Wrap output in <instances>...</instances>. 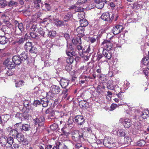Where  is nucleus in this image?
I'll list each match as a JSON object with an SVG mask.
<instances>
[{"instance_id": "nucleus-1", "label": "nucleus", "mask_w": 149, "mask_h": 149, "mask_svg": "<svg viewBox=\"0 0 149 149\" xmlns=\"http://www.w3.org/2000/svg\"><path fill=\"white\" fill-rule=\"evenodd\" d=\"M103 144L104 146L109 148H112L116 146L115 140L113 138L105 137L104 139Z\"/></svg>"}, {"instance_id": "nucleus-2", "label": "nucleus", "mask_w": 149, "mask_h": 149, "mask_svg": "<svg viewBox=\"0 0 149 149\" xmlns=\"http://www.w3.org/2000/svg\"><path fill=\"white\" fill-rule=\"evenodd\" d=\"M72 138L74 141H83L84 140V134L78 131H74L72 134Z\"/></svg>"}, {"instance_id": "nucleus-3", "label": "nucleus", "mask_w": 149, "mask_h": 149, "mask_svg": "<svg viewBox=\"0 0 149 149\" xmlns=\"http://www.w3.org/2000/svg\"><path fill=\"white\" fill-rule=\"evenodd\" d=\"M114 82L112 80H109L107 83V88L111 90H114L116 93L118 92L120 88L116 85H114Z\"/></svg>"}, {"instance_id": "nucleus-4", "label": "nucleus", "mask_w": 149, "mask_h": 149, "mask_svg": "<svg viewBox=\"0 0 149 149\" xmlns=\"http://www.w3.org/2000/svg\"><path fill=\"white\" fill-rule=\"evenodd\" d=\"M85 119L81 115L76 116L73 121L74 123L80 125H83L85 123Z\"/></svg>"}, {"instance_id": "nucleus-5", "label": "nucleus", "mask_w": 149, "mask_h": 149, "mask_svg": "<svg viewBox=\"0 0 149 149\" xmlns=\"http://www.w3.org/2000/svg\"><path fill=\"white\" fill-rule=\"evenodd\" d=\"M123 29V26L118 25L113 27L112 31L114 34L117 35L120 33Z\"/></svg>"}, {"instance_id": "nucleus-6", "label": "nucleus", "mask_w": 149, "mask_h": 149, "mask_svg": "<svg viewBox=\"0 0 149 149\" xmlns=\"http://www.w3.org/2000/svg\"><path fill=\"white\" fill-rule=\"evenodd\" d=\"M51 92L54 94H58L61 91L60 87L57 85H53L50 88Z\"/></svg>"}, {"instance_id": "nucleus-7", "label": "nucleus", "mask_w": 149, "mask_h": 149, "mask_svg": "<svg viewBox=\"0 0 149 149\" xmlns=\"http://www.w3.org/2000/svg\"><path fill=\"white\" fill-rule=\"evenodd\" d=\"M95 2L96 3V7L97 8L100 9L103 7L104 4L107 3V1L106 0H95Z\"/></svg>"}, {"instance_id": "nucleus-8", "label": "nucleus", "mask_w": 149, "mask_h": 149, "mask_svg": "<svg viewBox=\"0 0 149 149\" xmlns=\"http://www.w3.org/2000/svg\"><path fill=\"white\" fill-rule=\"evenodd\" d=\"M24 136L23 134L20 133H19L16 138L19 142H22L23 144L26 145L27 144L28 142L26 139H24Z\"/></svg>"}, {"instance_id": "nucleus-9", "label": "nucleus", "mask_w": 149, "mask_h": 149, "mask_svg": "<svg viewBox=\"0 0 149 149\" xmlns=\"http://www.w3.org/2000/svg\"><path fill=\"white\" fill-rule=\"evenodd\" d=\"M6 63V65L8 69H12L15 66V64L14 61H12V59L8 58L5 61Z\"/></svg>"}, {"instance_id": "nucleus-10", "label": "nucleus", "mask_w": 149, "mask_h": 149, "mask_svg": "<svg viewBox=\"0 0 149 149\" xmlns=\"http://www.w3.org/2000/svg\"><path fill=\"white\" fill-rule=\"evenodd\" d=\"M45 121V118L44 117L42 116H39L35 120L36 123H37L38 126L40 127L43 126Z\"/></svg>"}, {"instance_id": "nucleus-11", "label": "nucleus", "mask_w": 149, "mask_h": 149, "mask_svg": "<svg viewBox=\"0 0 149 149\" xmlns=\"http://www.w3.org/2000/svg\"><path fill=\"white\" fill-rule=\"evenodd\" d=\"M102 44L107 49V50H110L112 47V44L109 41L107 40H104L102 43Z\"/></svg>"}, {"instance_id": "nucleus-12", "label": "nucleus", "mask_w": 149, "mask_h": 149, "mask_svg": "<svg viewBox=\"0 0 149 149\" xmlns=\"http://www.w3.org/2000/svg\"><path fill=\"white\" fill-rule=\"evenodd\" d=\"M12 61H14L16 65H19L22 62V60L19 56L15 55L12 58Z\"/></svg>"}, {"instance_id": "nucleus-13", "label": "nucleus", "mask_w": 149, "mask_h": 149, "mask_svg": "<svg viewBox=\"0 0 149 149\" xmlns=\"http://www.w3.org/2000/svg\"><path fill=\"white\" fill-rule=\"evenodd\" d=\"M149 116V111L148 110H146L143 111L139 116V120H141L143 119L147 118Z\"/></svg>"}, {"instance_id": "nucleus-14", "label": "nucleus", "mask_w": 149, "mask_h": 149, "mask_svg": "<svg viewBox=\"0 0 149 149\" xmlns=\"http://www.w3.org/2000/svg\"><path fill=\"white\" fill-rule=\"evenodd\" d=\"M29 115L26 114L25 113H17L15 115V117L18 118L19 119L22 120V119L25 118L27 119Z\"/></svg>"}, {"instance_id": "nucleus-15", "label": "nucleus", "mask_w": 149, "mask_h": 149, "mask_svg": "<svg viewBox=\"0 0 149 149\" xmlns=\"http://www.w3.org/2000/svg\"><path fill=\"white\" fill-rule=\"evenodd\" d=\"M69 83V81L64 79H62L60 81V84L61 87L63 88H66Z\"/></svg>"}, {"instance_id": "nucleus-16", "label": "nucleus", "mask_w": 149, "mask_h": 149, "mask_svg": "<svg viewBox=\"0 0 149 149\" xmlns=\"http://www.w3.org/2000/svg\"><path fill=\"white\" fill-rule=\"evenodd\" d=\"M102 53L103 56L109 60L110 59L111 57V54L109 50L103 49Z\"/></svg>"}, {"instance_id": "nucleus-17", "label": "nucleus", "mask_w": 149, "mask_h": 149, "mask_svg": "<svg viewBox=\"0 0 149 149\" xmlns=\"http://www.w3.org/2000/svg\"><path fill=\"white\" fill-rule=\"evenodd\" d=\"M57 144V146L58 147V149H69L70 146L69 145L65 144L62 142L58 141Z\"/></svg>"}, {"instance_id": "nucleus-18", "label": "nucleus", "mask_w": 149, "mask_h": 149, "mask_svg": "<svg viewBox=\"0 0 149 149\" xmlns=\"http://www.w3.org/2000/svg\"><path fill=\"white\" fill-rule=\"evenodd\" d=\"M100 18L103 20L108 21L110 19V14L108 12L103 13L101 16Z\"/></svg>"}, {"instance_id": "nucleus-19", "label": "nucleus", "mask_w": 149, "mask_h": 149, "mask_svg": "<svg viewBox=\"0 0 149 149\" xmlns=\"http://www.w3.org/2000/svg\"><path fill=\"white\" fill-rule=\"evenodd\" d=\"M132 121L131 119L129 118L125 119L123 123V125L125 127L127 128L130 127L131 125Z\"/></svg>"}, {"instance_id": "nucleus-20", "label": "nucleus", "mask_w": 149, "mask_h": 149, "mask_svg": "<svg viewBox=\"0 0 149 149\" xmlns=\"http://www.w3.org/2000/svg\"><path fill=\"white\" fill-rule=\"evenodd\" d=\"M37 146L38 148H40V146H43V148H45V149H51L52 147V145H48L47 143L43 141L41 142L40 144H37Z\"/></svg>"}, {"instance_id": "nucleus-21", "label": "nucleus", "mask_w": 149, "mask_h": 149, "mask_svg": "<svg viewBox=\"0 0 149 149\" xmlns=\"http://www.w3.org/2000/svg\"><path fill=\"white\" fill-rule=\"evenodd\" d=\"M7 2V6L10 7H16L18 5V3L16 0H8Z\"/></svg>"}, {"instance_id": "nucleus-22", "label": "nucleus", "mask_w": 149, "mask_h": 149, "mask_svg": "<svg viewBox=\"0 0 149 149\" xmlns=\"http://www.w3.org/2000/svg\"><path fill=\"white\" fill-rule=\"evenodd\" d=\"M26 38L25 37L19 38H17L14 42V44H17L18 45H21L23 44L24 42L25 41Z\"/></svg>"}, {"instance_id": "nucleus-23", "label": "nucleus", "mask_w": 149, "mask_h": 149, "mask_svg": "<svg viewBox=\"0 0 149 149\" xmlns=\"http://www.w3.org/2000/svg\"><path fill=\"white\" fill-rule=\"evenodd\" d=\"M8 41V39L5 35L0 36V44L3 45L6 44Z\"/></svg>"}, {"instance_id": "nucleus-24", "label": "nucleus", "mask_w": 149, "mask_h": 149, "mask_svg": "<svg viewBox=\"0 0 149 149\" xmlns=\"http://www.w3.org/2000/svg\"><path fill=\"white\" fill-rule=\"evenodd\" d=\"M85 49L86 48L84 49H83L82 50V52H79V54L81 57H83L84 56V54L85 53H88L91 52V49L89 46L87 47L86 50Z\"/></svg>"}, {"instance_id": "nucleus-25", "label": "nucleus", "mask_w": 149, "mask_h": 149, "mask_svg": "<svg viewBox=\"0 0 149 149\" xmlns=\"http://www.w3.org/2000/svg\"><path fill=\"white\" fill-rule=\"evenodd\" d=\"M72 42L74 45L75 46L81 44V41L80 36L73 39L72 40Z\"/></svg>"}, {"instance_id": "nucleus-26", "label": "nucleus", "mask_w": 149, "mask_h": 149, "mask_svg": "<svg viewBox=\"0 0 149 149\" xmlns=\"http://www.w3.org/2000/svg\"><path fill=\"white\" fill-rule=\"evenodd\" d=\"M23 104L24 106L27 109L32 110L33 108L31 106V103L29 100H25L24 101Z\"/></svg>"}, {"instance_id": "nucleus-27", "label": "nucleus", "mask_w": 149, "mask_h": 149, "mask_svg": "<svg viewBox=\"0 0 149 149\" xmlns=\"http://www.w3.org/2000/svg\"><path fill=\"white\" fill-rule=\"evenodd\" d=\"M33 46V43L32 42H27L24 45V48L26 52H28Z\"/></svg>"}, {"instance_id": "nucleus-28", "label": "nucleus", "mask_w": 149, "mask_h": 149, "mask_svg": "<svg viewBox=\"0 0 149 149\" xmlns=\"http://www.w3.org/2000/svg\"><path fill=\"white\" fill-rule=\"evenodd\" d=\"M81 17L82 18V19H81L79 20L80 26L84 27L88 25V23L87 21L85 19H84L82 17Z\"/></svg>"}, {"instance_id": "nucleus-29", "label": "nucleus", "mask_w": 149, "mask_h": 149, "mask_svg": "<svg viewBox=\"0 0 149 149\" xmlns=\"http://www.w3.org/2000/svg\"><path fill=\"white\" fill-rule=\"evenodd\" d=\"M84 28L81 26H80L78 27L77 29V31L79 34H81V36L83 37L85 36V35L83 33L84 31Z\"/></svg>"}, {"instance_id": "nucleus-30", "label": "nucleus", "mask_w": 149, "mask_h": 149, "mask_svg": "<svg viewBox=\"0 0 149 149\" xmlns=\"http://www.w3.org/2000/svg\"><path fill=\"white\" fill-rule=\"evenodd\" d=\"M30 125L26 124H24L22 126V128H21V130L22 131H27L29 130L30 129Z\"/></svg>"}, {"instance_id": "nucleus-31", "label": "nucleus", "mask_w": 149, "mask_h": 149, "mask_svg": "<svg viewBox=\"0 0 149 149\" xmlns=\"http://www.w3.org/2000/svg\"><path fill=\"white\" fill-rule=\"evenodd\" d=\"M103 57V55L99 53H97V55L93 57V60L94 61H98Z\"/></svg>"}, {"instance_id": "nucleus-32", "label": "nucleus", "mask_w": 149, "mask_h": 149, "mask_svg": "<svg viewBox=\"0 0 149 149\" xmlns=\"http://www.w3.org/2000/svg\"><path fill=\"white\" fill-rule=\"evenodd\" d=\"M41 103L43 107H46L48 106L49 101L47 98L45 97L41 100Z\"/></svg>"}, {"instance_id": "nucleus-33", "label": "nucleus", "mask_w": 149, "mask_h": 149, "mask_svg": "<svg viewBox=\"0 0 149 149\" xmlns=\"http://www.w3.org/2000/svg\"><path fill=\"white\" fill-rule=\"evenodd\" d=\"M45 113L46 114H49L52 117H53L55 116L54 111L51 108H49L45 111Z\"/></svg>"}, {"instance_id": "nucleus-34", "label": "nucleus", "mask_w": 149, "mask_h": 149, "mask_svg": "<svg viewBox=\"0 0 149 149\" xmlns=\"http://www.w3.org/2000/svg\"><path fill=\"white\" fill-rule=\"evenodd\" d=\"M79 104L80 107L83 109H86L88 106V104L85 100H81L79 102Z\"/></svg>"}, {"instance_id": "nucleus-35", "label": "nucleus", "mask_w": 149, "mask_h": 149, "mask_svg": "<svg viewBox=\"0 0 149 149\" xmlns=\"http://www.w3.org/2000/svg\"><path fill=\"white\" fill-rule=\"evenodd\" d=\"M21 58L22 61L26 60L28 58V55L27 53L25 52H23L19 56Z\"/></svg>"}, {"instance_id": "nucleus-36", "label": "nucleus", "mask_w": 149, "mask_h": 149, "mask_svg": "<svg viewBox=\"0 0 149 149\" xmlns=\"http://www.w3.org/2000/svg\"><path fill=\"white\" fill-rule=\"evenodd\" d=\"M66 54L69 56L72 57L73 56H77V53L75 52L73 50H71L70 51H66Z\"/></svg>"}, {"instance_id": "nucleus-37", "label": "nucleus", "mask_w": 149, "mask_h": 149, "mask_svg": "<svg viewBox=\"0 0 149 149\" xmlns=\"http://www.w3.org/2000/svg\"><path fill=\"white\" fill-rule=\"evenodd\" d=\"M8 0H0V6L2 8L7 6Z\"/></svg>"}, {"instance_id": "nucleus-38", "label": "nucleus", "mask_w": 149, "mask_h": 149, "mask_svg": "<svg viewBox=\"0 0 149 149\" xmlns=\"http://www.w3.org/2000/svg\"><path fill=\"white\" fill-rule=\"evenodd\" d=\"M56 95L55 94L53 95L52 96H50V99L52 101L54 102V105H56L58 103L57 98L56 97Z\"/></svg>"}, {"instance_id": "nucleus-39", "label": "nucleus", "mask_w": 149, "mask_h": 149, "mask_svg": "<svg viewBox=\"0 0 149 149\" xmlns=\"http://www.w3.org/2000/svg\"><path fill=\"white\" fill-rule=\"evenodd\" d=\"M1 119L2 123H5L9 119V116L7 114L2 115Z\"/></svg>"}, {"instance_id": "nucleus-40", "label": "nucleus", "mask_w": 149, "mask_h": 149, "mask_svg": "<svg viewBox=\"0 0 149 149\" xmlns=\"http://www.w3.org/2000/svg\"><path fill=\"white\" fill-rule=\"evenodd\" d=\"M18 134L19 133L15 129L11 130L10 132V134L13 136L14 138H16Z\"/></svg>"}, {"instance_id": "nucleus-41", "label": "nucleus", "mask_w": 149, "mask_h": 149, "mask_svg": "<svg viewBox=\"0 0 149 149\" xmlns=\"http://www.w3.org/2000/svg\"><path fill=\"white\" fill-rule=\"evenodd\" d=\"M72 15L71 13L70 12L68 13L64 18V21L65 22L68 21L70 18L72 17Z\"/></svg>"}, {"instance_id": "nucleus-42", "label": "nucleus", "mask_w": 149, "mask_h": 149, "mask_svg": "<svg viewBox=\"0 0 149 149\" xmlns=\"http://www.w3.org/2000/svg\"><path fill=\"white\" fill-rule=\"evenodd\" d=\"M56 34L55 31H50L49 32L48 35L49 38H53L56 36Z\"/></svg>"}, {"instance_id": "nucleus-43", "label": "nucleus", "mask_w": 149, "mask_h": 149, "mask_svg": "<svg viewBox=\"0 0 149 149\" xmlns=\"http://www.w3.org/2000/svg\"><path fill=\"white\" fill-rule=\"evenodd\" d=\"M7 137H2L0 140V143L2 145H6L7 143Z\"/></svg>"}, {"instance_id": "nucleus-44", "label": "nucleus", "mask_w": 149, "mask_h": 149, "mask_svg": "<svg viewBox=\"0 0 149 149\" xmlns=\"http://www.w3.org/2000/svg\"><path fill=\"white\" fill-rule=\"evenodd\" d=\"M23 14L26 16H29L31 15L30 11L29 9L23 10L22 11Z\"/></svg>"}, {"instance_id": "nucleus-45", "label": "nucleus", "mask_w": 149, "mask_h": 149, "mask_svg": "<svg viewBox=\"0 0 149 149\" xmlns=\"http://www.w3.org/2000/svg\"><path fill=\"white\" fill-rule=\"evenodd\" d=\"M81 79H84L85 81H88L90 79H92V78L90 76H87L84 75H81L80 77Z\"/></svg>"}, {"instance_id": "nucleus-46", "label": "nucleus", "mask_w": 149, "mask_h": 149, "mask_svg": "<svg viewBox=\"0 0 149 149\" xmlns=\"http://www.w3.org/2000/svg\"><path fill=\"white\" fill-rule=\"evenodd\" d=\"M7 143L9 144L10 146H11L13 143H14V139L13 137H7Z\"/></svg>"}, {"instance_id": "nucleus-47", "label": "nucleus", "mask_w": 149, "mask_h": 149, "mask_svg": "<svg viewBox=\"0 0 149 149\" xmlns=\"http://www.w3.org/2000/svg\"><path fill=\"white\" fill-rule=\"evenodd\" d=\"M134 128L138 130H141V124L139 122H136L134 124Z\"/></svg>"}, {"instance_id": "nucleus-48", "label": "nucleus", "mask_w": 149, "mask_h": 149, "mask_svg": "<svg viewBox=\"0 0 149 149\" xmlns=\"http://www.w3.org/2000/svg\"><path fill=\"white\" fill-rule=\"evenodd\" d=\"M4 22L5 24L4 26H5L6 27H8L9 29L12 28L13 25L9 21L6 20Z\"/></svg>"}, {"instance_id": "nucleus-49", "label": "nucleus", "mask_w": 149, "mask_h": 149, "mask_svg": "<svg viewBox=\"0 0 149 149\" xmlns=\"http://www.w3.org/2000/svg\"><path fill=\"white\" fill-rule=\"evenodd\" d=\"M30 35L31 37L32 38L38 39L39 38V36L38 34L36 33L33 32H31L30 33Z\"/></svg>"}, {"instance_id": "nucleus-50", "label": "nucleus", "mask_w": 149, "mask_h": 149, "mask_svg": "<svg viewBox=\"0 0 149 149\" xmlns=\"http://www.w3.org/2000/svg\"><path fill=\"white\" fill-rule=\"evenodd\" d=\"M66 61L67 63L71 64L74 61V58L72 57L69 56L67 58Z\"/></svg>"}, {"instance_id": "nucleus-51", "label": "nucleus", "mask_w": 149, "mask_h": 149, "mask_svg": "<svg viewBox=\"0 0 149 149\" xmlns=\"http://www.w3.org/2000/svg\"><path fill=\"white\" fill-rule=\"evenodd\" d=\"M58 128V125L56 123H54L50 126V129L52 130L57 129Z\"/></svg>"}, {"instance_id": "nucleus-52", "label": "nucleus", "mask_w": 149, "mask_h": 149, "mask_svg": "<svg viewBox=\"0 0 149 149\" xmlns=\"http://www.w3.org/2000/svg\"><path fill=\"white\" fill-rule=\"evenodd\" d=\"M38 50L36 48L33 46L30 49V50L28 52H29L31 53H35L36 54L38 52Z\"/></svg>"}, {"instance_id": "nucleus-53", "label": "nucleus", "mask_w": 149, "mask_h": 149, "mask_svg": "<svg viewBox=\"0 0 149 149\" xmlns=\"http://www.w3.org/2000/svg\"><path fill=\"white\" fill-rule=\"evenodd\" d=\"M50 3V2H49L47 0H46L44 2L45 7L48 10H49L51 9Z\"/></svg>"}, {"instance_id": "nucleus-54", "label": "nucleus", "mask_w": 149, "mask_h": 149, "mask_svg": "<svg viewBox=\"0 0 149 149\" xmlns=\"http://www.w3.org/2000/svg\"><path fill=\"white\" fill-rule=\"evenodd\" d=\"M98 78L99 79L101 80V81L103 84H104V83H106L107 81V79H106V77H102V76L101 77Z\"/></svg>"}, {"instance_id": "nucleus-55", "label": "nucleus", "mask_w": 149, "mask_h": 149, "mask_svg": "<svg viewBox=\"0 0 149 149\" xmlns=\"http://www.w3.org/2000/svg\"><path fill=\"white\" fill-rule=\"evenodd\" d=\"M140 70L142 71V73L145 74L146 77H148V72L147 70L144 69L143 68H141L140 69Z\"/></svg>"}, {"instance_id": "nucleus-56", "label": "nucleus", "mask_w": 149, "mask_h": 149, "mask_svg": "<svg viewBox=\"0 0 149 149\" xmlns=\"http://www.w3.org/2000/svg\"><path fill=\"white\" fill-rule=\"evenodd\" d=\"M146 144L145 141L143 140H141L137 142V145L139 146H142Z\"/></svg>"}, {"instance_id": "nucleus-57", "label": "nucleus", "mask_w": 149, "mask_h": 149, "mask_svg": "<svg viewBox=\"0 0 149 149\" xmlns=\"http://www.w3.org/2000/svg\"><path fill=\"white\" fill-rule=\"evenodd\" d=\"M41 104V102L38 100H35L33 103V105L36 107H37Z\"/></svg>"}, {"instance_id": "nucleus-58", "label": "nucleus", "mask_w": 149, "mask_h": 149, "mask_svg": "<svg viewBox=\"0 0 149 149\" xmlns=\"http://www.w3.org/2000/svg\"><path fill=\"white\" fill-rule=\"evenodd\" d=\"M119 136L121 137L125 136L126 135L125 131L123 130H120L118 132Z\"/></svg>"}, {"instance_id": "nucleus-59", "label": "nucleus", "mask_w": 149, "mask_h": 149, "mask_svg": "<svg viewBox=\"0 0 149 149\" xmlns=\"http://www.w3.org/2000/svg\"><path fill=\"white\" fill-rule=\"evenodd\" d=\"M55 24L57 26H60L63 25V22L61 20H57L56 21Z\"/></svg>"}, {"instance_id": "nucleus-60", "label": "nucleus", "mask_w": 149, "mask_h": 149, "mask_svg": "<svg viewBox=\"0 0 149 149\" xmlns=\"http://www.w3.org/2000/svg\"><path fill=\"white\" fill-rule=\"evenodd\" d=\"M96 71L98 74H97V77H101V76L103 75V74L101 73V69L100 68H99L97 69Z\"/></svg>"}, {"instance_id": "nucleus-61", "label": "nucleus", "mask_w": 149, "mask_h": 149, "mask_svg": "<svg viewBox=\"0 0 149 149\" xmlns=\"http://www.w3.org/2000/svg\"><path fill=\"white\" fill-rule=\"evenodd\" d=\"M92 53V52H90L89 54H88L86 56H85L84 54V56L82 57H84V61H87L89 59L91 54Z\"/></svg>"}, {"instance_id": "nucleus-62", "label": "nucleus", "mask_w": 149, "mask_h": 149, "mask_svg": "<svg viewBox=\"0 0 149 149\" xmlns=\"http://www.w3.org/2000/svg\"><path fill=\"white\" fill-rule=\"evenodd\" d=\"M24 83V82L22 81H18L16 83V87H19L21 86Z\"/></svg>"}, {"instance_id": "nucleus-63", "label": "nucleus", "mask_w": 149, "mask_h": 149, "mask_svg": "<svg viewBox=\"0 0 149 149\" xmlns=\"http://www.w3.org/2000/svg\"><path fill=\"white\" fill-rule=\"evenodd\" d=\"M18 27L21 32H22L24 31V29L23 28V24L22 23H21L18 24Z\"/></svg>"}, {"instance_id": "nucleus-64", "label": "nucleus", "mask_w": 149, "mask_h": 149, "mask_svg": "<svg viewBox=\"0 0 149 149\" xmlns=\"http://www.w3.org/2000/svg\"><path fill=\"white\" fill-rule=\"evenodd\" d=\"M75 46L72 43H70L68 45H67V46L71 50H73L74 49Z\"/></svg>"}]
</instances>
